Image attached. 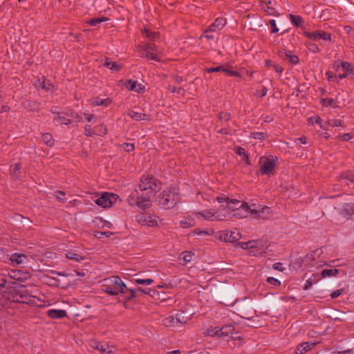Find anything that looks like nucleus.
<instances>
[{
    "label": "nucleus",
    "instance_id": "obj_10",
    "mask_svg": "<svg viewBox=\"0 0 354 354\" xmlns=\"http://www.w3.org/2000/svg\"><path fill=\"white\" fill-rule=\"evenodd\" d=\"M252 208L254 218L268 219L272 216V210L268 206L252 203Z\"/></svg>",
    "mask_w": 354,
    "mask_h": 354
},
{
    "label": "nucleus",
    "instance_id": "obj_36",
    "mask_svg": "<svg viewBox=\"0 0 354 354\" xmlns=\"http://www.w3.org/2000/svg\"><path fill=\"white\" fill-rule=\"evenodd\" d=\"M339 273L337 269H324L322 271V277H336Z\"/></svg>",
    "mask_w": 354,
    "mask_h": 354
},
{
    "label": "nucleus",
    "instance_id": "obj_2",
    "mask_svg": "<svg viewBox=\"0 0 354 354\" xmlns=\"http://www.w3.org/2000/svg\"><path fill=\"white\" fill-rule=\"evenodd\" d=\"M102 290L110 295L124 293L127 288L123 281L118 276H112L102 281Z\"/></svg>",
    "mask_w": 354,
    "mask_h": 354
},
{
    "label": "nucleus",
    "instance_id": "obj_55",
    "mask_svg": "<svg viewBox=\"0 0 354 354\" xmlns=\"http://www.w3.org/2000/svg\"><path fill=\"white\" fill-rule=\"evenodd\" d=\"M251 135L254 139L263 140L265 138V134L261 132H254Z\"/></svg>",
    "mask_w": 354,
    "mask_h": 354
},
{
    "label": "nucleus",
    "instance_id": "obj_12",
    "mask_svg": "<svg viewBox=\"0 0 354 354\" xmlns=\"http://www.w3.org/2000/svg\"><path fill=\"white\" fill-rule=\"evenodd\" d=\"M35 299V297L26 293L23 288L15 290L12 294V299L15 302L29 304L34 302Z\"/></svg>",
    "mask_w": 354,
    "mask_h": 354
},
{
    "label": "nucleus",
    "instance_id": "obj_14",
    "mask_svg": "<svg viewBox=\"0 0 354 354\" xmlns=\"http://www.w3.org/2000/svg\"><path fill=\"white\" fill-rule=\"evenodd\" d=\"M241 234L239 230H223L219 233V238L225 242L234 243L239 240Z\"/></svg>",
    "mask_w": 354,
    "mask_h": 354
},
{
    "label": "nucleus",
    "instance_id": "obj_47",
    "mask_svg": "<svg viewBox=\"0 0 354 354\" xmlns=\"http://www.w3.org/2000/svg\"><path fill=\"white\" fill-rule=\"evenodd\" d=\"M135 282L138 284L149 286L153 282V280L152 279H136Z\"/></svg>",
    "mask_w": 354,
    "mask_h": 354
},
{
    "label": "nucleus",
    "instance_id": "obj_37",
    "mask_svg": "<svg viewBox=\"0 0 354 354\" xmlns=\"http://www.w3.org/2000/svg\"><path fill=\"white\" fill-rule=\"evenodd\" d=\"M21 166L19 163L14 164L10 166V173L12 177L18 178L19 176V170Z\"/></svg>",
    "mask_w": 354,
    "mask_h": 354
},
{
    "label": "nucleus",
    "instance_id": "obj_59",
    "mask_svg": "<svg viewBox=\"0 0 354 354\" xmlns=\"http://www.w3.org/2000/svg\"><path fill=\"white\" fill-rule=\"evenodd\" d=\"M67 115L71 117V118H75V119H77L78 121H80L82 120V118L77 114H74L73 112L72 111H69L68 113H67Z\"/></svg>",
    "mask_w": 354,
    "mask_h": 354
},
{
    "label": "nucleus",
    "instance_id": "obj_24",
    "mask_svg": "<svg viewBox=\"0 0 354 354\" xmlns=\"http://www.w3.org/2000/svg\"><path fill=\"white\" fill-rule=\"evenodd\" d=\"M176 317V323L185 324L190 320V319L192 317V315L191 314L187 315L184 312H180V313H177Z\"/></svg>",
    "mask_w": 354,
    "mask_h": 354
},
{
    "label": "nucleus",
    "instance_id": "obj_39",
    "mask_svg": "<svg viewBox=\"0 0 354 354\" xmlns=\"http://www.w3.org/2000/svg\"><path fill=\"white\" fill-rule=\"evenodd\" d=\"M291 22L297 26H301L303 24L302 18L299 15H290Z\"/></svg>",
    "mask_w": 354,
    "mask_h": 354
},
{
    "label": "nucleus",
    "instance_id": "obj_4",
    "mask_svg": "<svg viewBox=\"0 0 354 354\" xmlns=\"http://www.w3.org/2000/svg\"><path fill=\"white\" fill-rule=\"evenodd\" d=\"M178 201L179 196L174 189H167L164 190L161 195L156 199L158 205L165 209L174 207Z\"/></svg>",
    "mask_w": 354,
    "mask_h": 354
},
{
    "label": "nucleus",
    "instance_id": "obj_52",
    "mask_svg": "<svg viewBox=\"0 0 354 354\" xmlns=\"http://www.w3.org/2000/svg\"><path fill=\"white\" fill-rule=\"evenodd\" d=\"M64 196H65V193L64 192L57 191L56 192V198L58 201H59L61 203H64L66 201L64 198Z\"/></svg>",
    "mask_w": 354,
    "mask_h": 354
},
{
    "label": "nucleus",
    "instance_id": "obj_18",
    "mask_svg": "<svg viewBox=\"0 0 354 354\" xmlns=\"http://www.w3.org/2000/svg\"><path fill=\"white\" fill-rule=\"evenodd\" d=\"M208 73L212 72H223L229 76H237L239 73L236 71L230 70L228 68L224 66H218L216 67L209 68L207 69Z\"/></svg>",
    "mask_w": 354,
    "mask_h": 354
},
{
    "label": "nucleus",
    "instance_id": "obj_13",
    "mask_svg": "<svg viewBox=\"0 0 354 354\" xmlns=\"http://www.w3.org/2000/svg\"><path fill=\"white\" fill-rule=\"evenodd\" d=\"M89 345L93 349L98 351L101 354H114L116 352V348L114 346L95 340L91 341Z\"/></svg>",
    "mask_w": 354,
    "mask_h": 354
},
{
    "label": "nucleus",
    "instance_id": "obj_6",
    "mask_svg": "<svg viewBox=\"0 0 354 354\" xmlns=\"http://www.w3.org/2000/svg\"><path fill=\"white\" fill-rule=\"evenodd\" d=\"M138 186L140 191H147V193L151 195L160 189V183L152 176L142 177Z\"/></svg>",
    "mask_w": 354,
    "mask_h": 354
},
{
    "label": "nucleus",
    "instance_id": "obj_51",
    "mask_svg": "<svg viewBox=\"0 0 354 354\" xmlns=\"http://www.w3.org/2000/svg\"><path fill=\"white\" fill-rule=\"evenodd\" d=\"M322 105L326 106H334L335 101L332 98H326V99H322Z\"/></svg>",
    "mask_w": 354,
    "mask_h": 354
},
{
    "label": "nucleus",
    "instance_id": "obj_25",
    "mask_svg": "<svg viewBox=\"0 0 354 354\" xmlns=\"http://www.w3.org/2000/svg\"><path fill=\"white\" fill-rule=\"evenodd\" d=\"M53 113L55 114V116L53 119L54 122L60 124H68L71 123V120L65 116L61 115L59 112L52 111Z\"/></svg>",
    "mask_w": 354,
    "mask_h": 354
},
{
    "label": "nucleus",
    "instance_id": "obj_43",
    "mask_svg": "<svg viewBox=\"0 0 354 354\" xmlns=\"http://www.w3.org/2000/svg\"><path fill=\"white\" fill-rule=\"evenodd\" d=\"M194 225V219L186 218L180 221V226L183 228L192 227Z\"/></svg>",
    "mask_w": 354,
    "mask_h": 354
},
{
    "label": "nucleus",
    "instance_id": "obj_38",
    "mask_svg": "<svg viewBox=\"0 0 354 354\" xmlns=\"http://www.w3.org/2000/svg\"><path fill=\"white\" fill-rule=\"evenodd\" d=\"M42 140L48 146L51 147L54 145V140L50 133H44L42 135Z\"/></svg>",
    "mask_w": 354,
    "mask_h": 354
},
{
    "label": "nucleus",
    "instance_id": "obj_7",
    "mask_svg": "<svg viewBox=\"0 0 354 354\" xmlns=\"http://www.w3.org/2000/svg\"><path fill=\"white\" fill-rule=\"evenodd\" d=\"M277 157L272 156L261 157L259 160L261 174L270 175L277 165Z\"/></svg>",
    "mask_w": 354,
    "mask_h": 354
},
{
    "label": "nucleus",
    "instance_id": "obj_35",
    "mask_svg": "<svg viewBox=\"0 0 354 354\" xmlns=\"http://www.w3.org/2000/svg\"><path fill=\"white\" fill-rule=\"evenodd\" d=\"M104 65L110 68L113 71H118L121 69L122 66L116 62H109L106 61Z\"/></svg>",
    "mask_w": 354,
    "mask_h": 354
},
{
    "label": "nucleus",
    "instance_id": "obj_33",
    "mask_svg": "<svg viewBox=\"0 0 354 354\" xmlns=\"http://www.w3.org/2000/svg\"><path fill=\"white\" fill-rule=\"evenodd\" d=\"M341 66L346 73L354 75V67L350 63L347 62H341Z\"/></svg>",
    "mask_w": 354,
    "mask_h": 354
},
{
    "label": "nucleus",
    "instance_id": "obj_23",
    "mask_svg": "<svg viewBox=\"0 0 354 354\" xmlns=\"http://www.w3.org/2000/svg\"><path fill=\"white\" fill-rule=\"evenodd\" d=\"M127 88L130 91H134L136 92H140L145 87L140 83L129 80L127 83Z\"/></svg>",
    "mask_w": 354,
    "mask_h": 354
},
{
    "label": "nucleus",
    "instance_id": "obj_22",
    "mask_svg": "<svg viewBox=\"0 0 354 354\" xmlns=\"http://www.w3.org/2000/svg\"><path fill=\"white\" fill-rule=\"evenodd\" d=\"M26 259L27 256L20 253H14L10 257V260L13 265H20L24 263Z\"/></svg>",
    "mask_w": 354,
    "mask_h": 354
},
{
    "label": "nucleus",
    "instance_id": "obj_9",
    "mask_svg": "<svg viewBox=\"0 0 354 354\" xmlns=\"http://www.w3.org/2000/svg\"><path fill=\"white\" fill-rule=\"evenodd\" d=\"M239 245L243 249L250 250V254L253 256H264L262 241L259 240H252L248 242H240Z\"/></svg>",
    "mask_w": 354,
    "mask_h": 354
},
{
    "label": "nucleus",
    "instance_id": "obj_32",
    "mask_svg": "<svg viewBox=\"0 0 354 354\" xmlns=\"http://www.w3.org/2000/svg\"><path fill=\"white\" fill-rule=\"evenodd\" d=\"M128 115L136 121L145 120L147 115L142 113L136 112L134 111H130L128 113Z\"/></svg>",
    "mask_w": 354,
    "mask_h": 354
},
{
    "label": "nucleus",
    "instance_id": "obj_21",
    "mask_svg": "<svg viewBox=\"0 0 354 354\" xmlns=\"http://www.w3.org/2000/svg\"><path fill=\"white\" fill-rule=\"evenodd\" d=\"M47 315L52 319H61L66 316V312L60 309H50L47 311Z\"/></svg>",
    "mask_w": 354,
    "mask_h": 354
},
{
    "label": "nucleus",
    "instance_id": "obj_27",
    "mask_svg": "<svg viewBox=\"0 0 354 354\" xmlns=\"http://www.w3.org/2000/svg\"><path fill=\"white\" fill-rule=\"evenodd\" d=\"M111 100L109 98L106 99H100L98 97H95L91 100V104L93 106H106L110 104Z\"/></svg>",
    "mask_w": 354,
    "mask_h": 354
},
{
    "label": "nucleus",
    "instance_id": "obj_5",
    "mask_svg": "<svg viewBox=\"0 0 354 354\" xmlns=\"http://www.w3.org/2000/svg\"><path fill=\"white\" fill-rule=\"evenodd\" d=\"M230 208L232 210V218H243L248 216H252V203H241L239 201L232 199V205Z\"/></svg>",
    "mask_w": 354,
    "mask_h": 354
},
{
    "label": "nucleus",
    "instance_id": "obj_63",
    "mask_svg": "<svg viewBox=\"0 0 354 354\" xmlns=\"http://www.w3.org/2000/svg\"><path fill=\"white\" fill-rule=\"evenodd\" d=\"M326 75L327 76V79L328 81H335V75L330 71L327 72L326 73Z\"/></svg>",
    "mask_w": 354,
    "mask_h": 354
},
{
    "label": "nucleus",
    "instance_id": "obj_20",
    "mask_svg": "<svg viewBox=\"0 0 354 354\" xmlns=\"http://www.w3.org/2000/svg\"><path fill=\"white\" fill-rule=\"evenodd\" d=\"M315 344H316L315 342H308L301 343L297 346L295 352L297 354H304L307 351H310L312 348H313L315 346Z\"/></svg>",
    "mask_w": 354,
    "mask_h": 354
},
{
    "label": "nucleus",
    "instance_id": "obj_48",
    "mask_svg": "<svg viewBox=\"0 0 354 354\" xmlns=\"http://www.w3.org/2000/svg\"><path fill=\"white\" fill-rule=\"evenodd\" d=\"M286 57L288 59V61L292 64H296L299 62V58L296 55H290V53H286Z\"/></svg>",
    "mask_w": 354,
    "mask_h": 354
},
{
    "label": "nucleus",
    "instance_id": "obj_46",
    "mask_svg": "<svg viewBox=\"0 0 354 354\" xmlns=\"http://www.w3.org/2000/svg\"><path fill=\"white\" fill-rule=\"evenodd\" d=\"M194 254L192 252L186 251L183 254V259L185 263H189L192 261Z\"/></svg>",
    "mask_w": 354,
    "mask_h": 354
},
{
    "label": "nucleus",
    "instance_id": "obj_1",
    "mask_svg": "<svg viewBox=\"0 0 354 354\" xmlns=\"http://www.w3.org/2000/svg\"><path fill=\"white\" fill-rule=\"evenodd\" d=\"M216 201L220 203L216 210L207 209L195 212L196 218L209 221H225L232 219V210L230 207L232 205V200H229L227 196L223 195L217 196Z\"/></svg>",
    "mask_w": 354,
    "mask_h": 354
},
{
    "label": "nucleus",
    "instance_id": "obj_60",
    "mask_svg": "<svg viewBox=\"0 0 354 354\" xmlns=\"http://www.w3.org/2000/svg\"><path fill=\"white\" fill-rule=\"evenodd\" d=\"M342 292V290H335L333 291L331 294H330V297L331 298L333 299H335V298H337V297H339Z\"/></svg>",
    "mask_w": 354,
    "mask_h": 354
},
{
    "label": "nucleus",
    "instance_id": "obj_3",
    "mask_svg": "<svg viewBox=\"0 0 354 354\" xmlns=\"http://www.w3.org/2000/svg\"><path fill=\"white\" fill-rule=\"evenodd\" d=\"M153 195L147 193L139 194L137 190L133 191L127 198V203L129 205L133 207L137 206L140 209H145L151 206V197Z\"/></svg>",
    "mask_w": 354,
    "mask_h": 354
},
{
    "label": "nucleus",
    "instance_id": "obj_15",
    "mask_svg": "<svg viewBox=\"0 0 354 354\" xmlns=\"http://www.w3.org/2000/svg\"><path fill=\"white\" fill-rule=\"evenodd\" d=\"M304 35L313 41H318L319 39H323L325 41H330L331 35L330 34L326 33L323 30H316L314 32H305Z\"/></svg>",
    "mask_w": 354,
    "mask_h": 354
},
{
    "label": "nucleus",
    "instance_id": "obj_31",
    "mask_svg": "<svg viewBox=\"0 0 354 354\" xmlns=\"http://www.w3.org/2000/svg\"><path fill=\"white\" fill-rule=\"evenodd\" d=\"M144 50L145 51V55H143V56H145L146 57L151 60H155L157 62L161 61V55H159L158 53L154 52H151L149 50Z\"/></svg>",
    "mask_w": 354,
    "mask_h": 354
},
{
    "label": "nucleus",
    "instance_id": "obj_41",
    "mask_svg": "<svg viewBox=\"0 0 354 354\" xmlns=\"http://www.w3.org/2000/svg\"><path fill=\"white\" fill-rule=\"evenodd\" d=\"M236 152L238 155L243 156V158H242L243 160H245L247 164H248V165L250 164V162L248 161V154H247L245 149H243L242 147H237L236 149Z\"/></svg>",
    "mask_w": 354,
    "mask_h": 354
},
{
    "label": "nucleus",
    "instance_id": "obj_64",
    "mask_svg": "<svg viewBox=\"0 0 354 354\" xmlns=\"http://www.w3.org/2000/svg\"><path fill=\"white\" fill-rule=\"evenodd\" d=\"M270 23L272 28V32H277L279 31V29L277 28L275 21L274 19H272L270 20Z\"/></svg>",
    "mask_w": 354,
    "mask_h": 354
},
{
    "label": "nucleus",
    "instance_id": "obj_30",
    "mask_svg": "<svg viewBox=\"0 0 354 354\" xmlns=\"http://www.w3.org/2000/svg\"><path fill=\"white\" fill-rule=\"evenodd\" d=\"M221 329V336L226 337L229 336L230 335H232L234 330V328L232 325H225L223 326L222 328H220Z\"/></svg>",
    "mask_w": 354,
    "mask_h": 354
},
{
    "label": "nucleus",
    "instance_id": "obj_19",
    "mask_svg": "<svg viewBox=\"0 0 354 354\" xmlns=\"http://www.w3.org/2000/svg\"><path fill=\"white\" fill-rule=\"evenodd\" d=\"M226 24V20L223 18H217L214 23L209 26V31H213L214 32H218L221 30Z\"/></svg>",
    "mask_w": 354,
    "mask_h": 354
},
{
    "label": "nucleus",
    "instance_id": "obj_54",
    "mask_svg": "<svg viewBox=\"0 0 354 354\" xmlns=\"http://www.w3.org/2000/svg\"><path fill=\"white\" fill-rule=\"evenodd\" d=\"M106 20V18H98V19H93L89 21V24L91 26H97L99 24H100L102 21H104Z\"/></svg>",
    "mask_w": 354,
    "mask_h": 354
},
{
    "label": "nucleus",
    "instance_id": "obj_42",
    "mask_svg": "<svg viewBox=\"0 0 354 354\" xmlns=\"http://www.w3.org/2000/svg\"><path fill=\"white\" fill-rule=\"evenodd\" d=\"M144 50H149L151 52H154V53H158L159 55H161L162 53L161 51L159 50L158 47L155 45V44H148L145 46Z\"/></svg>",
    "mask_w": 354,
    "mask_h": 354
},
{
    "label": "nucleus",
    "instance_id": "obj_56",
    "mask_svg": "<svg viewBox=\"0 0 354 354\" xmlns=\"http://www.w3.org/2000/svg\"><path fill=\"white\" fill-rule=\"evenodd\" d=\"M267 281L270 284H272V285H274V286H279L281 284V282L278 279H275L274 277H268Z\"/></svg>",
    "mask_w": 354,
    "mask_h": 354
},
{
    "label": "nucleus",
    "instance_id": "obj_28",
    "mask_svg": "<svg viewBox=\"0 0 354 354\" xmlns=\"http://www.w3.org/2000/svg\"><path fill=\"white\" fill-rule=\"evenodd\" d=\"M66 257L68 259H69L71 260H73L76 262H80L85 259L84 257H83L77 253H75L74 252H72V251L66 252Z\"/></svg>",
    "mask_w": 354,
    "mask_h": 354
},
{
    "label": "nucleus",
    "instance_id": "obj_61",
    "mask_svg": "<svg viewBox=\"0 0 354 354\" xmlns=\"http://www.w3.org/2000/svg\"><path fill=\"white\" fill-rule=\"evenodd\" d=\"M197 234H212L214 233V230L212 229H209L207 231H196Z\"/></svg>",
    "mask_w": 354,
    "mask_h": 354
},
{
    "label": "nucleus",
    "instance_id": "obj_26",
    "mask_svg": "<svg viewBox=\"0 0 354 354\" xmlns=\"http://www.w3.org/2000/svg\"><path fill=\"white\" fill-rule=\"evenodd\" d=\"M35 85L37 89H44L46 91H50L51 88L53 87V85L51 83L48 84L49 86H46V80L44 77H42L40 79H38L35 83Z\"/></svg>",
    "mask_w": 354,
    "mask_h": 354
},
{
    "label": "nucleus",
    "instance_id": "obj_44",
    "mask_svg": "<svg viewBox=\"0 0 354 354\" xmlns=\"http://www.w3.org/2000/svg\"><path fill=\"white\" fill-rule=\"evenodd\" d=\"M327 124L332 127L344 126V123L341 120H329L327 121Z\"/></svg>",
    "mask_w": 354,
    "mask_h": 354
},
{
    "label": "nucleus",
    "instance_id": "obj_8",
    "mask_svg": "<svg viewBox=\"0 0 354 354\" xmlns=\"http://www.w3.org/2000/svg\"><path fill=\"white\" fill-rule=\"evenodd\" d=\"M136 221L142 225L150 227L158 226V222L160 221L157 216L147 212L138 214L136 216Z\"/></svg>",
    "mask_w": 354,
    "mask_h": 354
},
{
    "label": "nucleus",
    "instance_id": "obj_57",
    "mask_svg": "<svg viewBox=\"0 0 354 354\" xmlns=\"http://www.w3.org/2000/svg\"><path fill=\"white\" fill-rule=\"evenodd\" d=\"M272 268L274 270H279V271H283L284 270V268L283 267V265L281 263H274L273 266H272Z\"/></svg>",
    "mask_w": 354,
    "mask_h": 354
},
{
    "label": "nucleus",
    "instance_id": "obj_29",
    "mask_svg": "<svg viewBox=\"0 0 354 354\" xmlns=\"http://www.w3.org/2000/svg\"><path fill=\"white\" fill-rule=\"evenodd\" d=\"M206 335L214 337V336H221V329L218 326H211L209 327L206 332L205 333Z\"/></svg>",
    "mask_w": 354,
    "mask_h": 354
},
{
    "label": "nucleus",
    "instance_id": "obj_45",
    "mask_svg": "<svg viewBox=\"0 0 354 354\" xmlns=\"http://www.w3.org/2000/svg\"><path fill=\"white\" fill-rule=\"evenodd\" d=\"M306 46H307L308 49L313 53H317L320 51V49L318 47V46L314 43L308 42V43H306Z\"/></svg>",
    "mask_w": 354,
    "mask_h": 354
},
{
    "label": "nucleus",
    "instance_id": "obj_17",
    "mask_svg": "<svg viewBox=\"0 0 354 354\" xmlns=\"http://www.w3.org/2000/svg\"><path fill=\"white\" fill-rule=\"evenodd\" d=\"M341 214L347 218H354V203H346L340 209Z\"/></svg>",
    "mask_w": 354,
    "mask_h": 354
},
{
    "label": "nucleus",
    "instance_id": "obj_62",
    "mask_svg": "<svg viewBox=\"0 0 354 354\" xmlns=\"http://www.w3.org/2000/svg\"><path fill=\"white\" fill-rule=\"evenodd\" d=\"M85 134L88 136H91L93 135V131H92L91 126H86Z\"/></svg>",
    "mask_w": 354,
    "mask_h": 354
},
{
    "label": "nucleus",
    "instance_id": "obj_34",
    "mask_svg": "<svg viewBox=\"0 0 354 354\" xmlns=\"http://www.w3.org/2000/svg\"><path fill=\"white\" fill-rule=\"evenodd\" d=\"M177 324L176 317L169 316L163 320V324L167 327H175Z\"/></svg>",
    "mask_w": 354,
    "mask_h": 354
},
{
    "label": "nucleus",
    "instance_id": "obj_50",
    "mask_svg": "<svg viewBox=\"0 0 354 354\" xmlns=\"http://www.w3.org/2000/svg\"><path fill=\"white\" fill-rule=\"evenodd\" d=\"M121 147L125 151L130 152L134 149V145L132 143H123Z\"/></svg>",
    "mask_w": 354,
    "mask_h": 354
},
{
    "label": "nucleus",
    "instance_id": "obj_49",
    "mask_svg": "<svg viewBox=\"0 0 354 354\" xmlns=\"http://www.w3.org/2000/svg\"><path fill=\"white\" fill-rule=\"evenodd\" d=\"M144 32L146 34L147 37L150 39H154L158 36V32H151L149 30L146 29V28H145Z\"/></svg>",
    "mask_w": 354,
    "mask_h": 354
},
{
    "label": "nucleus",
    "instance_id": "obj_16",
    "mask_svg": "<svg viewBox=\"0 0 354 354\" xmlns=\"http://www.w3.org/2000/svg\"><path fill=\"white\" fill-rule=\"evenodd\" d=\"M8 275L11 279L16 281H24L30 277L28 272H22L19 270H12L8 272Z\"/></svg>",
    "mask_w": 354,
    "mask_h": 354
},
{
    "label": "nucleus",
    "instance_id": "obj_40",
    "mask_svg": "<svg viewBox=\"0 0 354 354\" xmlns=\"http://www.w3.org/2000/svg\"><path fill=\"white\" fill-rule=\"evenodd\" d=\"M216 32H214L213 31H209V28H207L204 33L202 35L201 38H206L208 40H214L216 38Z\"/></svg>",
    "mask_w": 354,
    "mask_h": 354
},
{
    "label": "nucleus",
    "instance_id": "obj_58",
    "mask_svg": "<svg viewBox=\"0 0 354 354\" xmlns=\"http://www.w3.org/2000/svg\"><path fill=\"white\" fill-rule=\"evenodd\" d=\"M230 115L228 113H221L219 115V118L221 120L227 121L230 119Z\"/></svg>",
    "mask_w": 354,
    "mask_h": 354
},
{
    "label": "nucleus",
    "instance_id": "obj_11",
    "mask_svg": "<svg viewBox=\"0 0 354 354\" xmlns=\"http://www.w3.org/2000/svg\"><path fill=\"white\" fill-rule=\"evenodd\" d=\"M118 196L113 193L104 192L102 196L95 201V203L107 208L111 207L118 200Z\"/></svg>",
    "mask_w": 354,
    "mask_h": 354
},
{
    "label": "nucleus",
    "instance_id": "obj_53",
    "mask_svg": "<svg viewBox=\"0 0 354 354\" xmlns=\"http://www.w3.org/2000/svg\"><path fill=\"white\" fill-rule=\"evenodd\" d=\"M342 180H344V183L346 185L349 184V182H354V176L353 175H348L346 174L345 176H342Z\"/></svg>",
    "mask_w": 354,
    "mask_h": 354
}]
</instances>
